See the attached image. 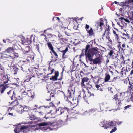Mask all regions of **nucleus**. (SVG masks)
<instances>
[{
	"instance_id": "f257e3e1",
	"label": "nucleus",
	"mask_w": 133,
	"mask_h": 133,
	"mask_svg": "<svg viewBox=\"0 0 133 133\" xmlns=\"http://www.w3.org/2000/svg\"><path fill=\"white\" fill-rule=\"evenodd\" d=\"M90 46L89 44H87L86 45L85 49V55L86 57L87 58H89V55H90L91 57H93L95 55L96 56L98 54L99 56L101 54L100 52L98 51L99 49L96 47V48H93L90 49L89 48ZM85 49H83L82 50V52L81 54L80 55V57H81L82 56H84V54L83 53Z\"/></svg>"
},
{
	"instance_id": "f03ea898",
	"label": "nucleus",
	"mask_w": 133,
	"mask_h": 133,
	"mask_svg": "<svg viewBox=\"0 0 133 133\" xmlns=\"http://www.w3.org/2000/svg\"><path fill=\"white\" fill-rule=\"evenodd\" d=\"M128 93L126 92H121L119 96H118L117 94H116L114 96L113 99H115L116 103H118L119 104L121 103V101H123L125 98L127 97Z\"/></svg>"
},
{
	"instance_id": "7ed1b4c3",
	"label": "nucleus",
	"mask_w": 133,
	"mask_h": 133,
	"mask_svg": "<svg viewBox=\"0 0 133 133\" xmlns=\"http://www.w3.org/2000/svg\"><path fill=\"white\" fill-rule=\"evenodd\" d=\"M88 57L89 58H88V60L93 63L94 64H97L101 63L102 58L100 56V55L99 56L97 57L94 59H92V57H91L89 55Z\"/></svg>"
},
{
	"instance_id": "20e7f679",
	"label": "nucleus",
	"mask_w": 133,
	"mask_h": 133,
	"mask_svg": "<svg viewBox=\"0 0 133 133\" xmlns=\"http://www.w3.org/2000/svg\"><path fill=\"white\" fill-rule=\"evenodd\" d=\"M45 37L44 39L47 42H49V41L53 42L55 41L57 37L56 36L54 35H52L51 34H49L47 35V36L45 35Z\"/></svg>"
},
{
	"instance_id": "39448f33",
	"label": "nucleus",
	"mask_w": 133,
	"mask_h": 133,
	"mask_svg": "<svg viewBox=\"0 0 133 133\" xmlns=\"http://www.w3.org/2000/svg\"><path fill=\"white\" fill-rule=\"evenodd\" d=\"M69 48V46H67L61 47L58 48V50L62 53V58L64 59L66 57L65 55L67 52L68 51Z\"/></svg>"
},
{
	"instance_id": "423d86ee",
	"label": "nucleus",
	"mask_w": 133,
	"mask_h": 133,
	"mask_svg": "<svg viewBox=\"0 0 133 133\" xmlns=\"http://www.w3.org/2000/svg\"><path fill=\"white\" fill-rule=\"evenodd\" d=\"M104 124L102 126V127L104 128L105 129H107L109 128H110L111 127H114L115 125V123H114L112 121L110 122L109 121H105L104 120L103 121Z\"/></svg>"
},
{
	"instance_id": "0eeeda50",
	"label": "nucleus",
	"mask_w": 133,
	"mask_h": 133,
	"mask_svg": "<svg viewBox=\"0 0 133 133\" xmlns=\"http://www.w3.org/2000/svg\"><path fill=\"white\" fill-rule=\"evenodd\" d=\"M114 30H113V33L115 39L118 42H120L121 40V38H122V37H121L119 36L118 30L116 28H114Z\"/></svg>"
},
{
	"instance_id": "6e6552de",
	"label": "nucleus",
	"mask_w": 133,
	"mask_h": 133,
	"mask_svg": "<svg viewBox=\"0 0 133 133\" xmlns=\"http://www.w3.org/2000/svg\"><path fill=\"white\" fill-rule=\"evenodd\" d=\"M18 97H17L16 96V93L15 91H13V93L12 96L11 97V99L12 101V102L11 103V104L13 105V106H15L18 105L17 99Z\"/></svg>"
},
{
	"instance_id": "1a4fd4ad",
	"label": "nucleus",
	"mask_w": 133,
	"mask_h": 133,
	"mask_svg": "<svg viewBox=\"0 0 133 133\" xmlns=\"http://www.w3.org/2000/svg\"><path fill=\"white\" fill-rule=\"evenodd\" d=\"M9 84H0V93L1 95L4 94L6 89L9 87Z\"/></svg>"
},
{
	"instance_id": "9d476101",
	"label": "nucleus",
	"mask_w": 133,
	"mask_h": 133,
	"mask_svg": "<svg viewBox=\"0 0 133 133\" xmlns=\"http://www.w3.org/2000/svg\"><path fill=\"white\" fill-rule=\"evenodd\" d=\"M69 110V109L66 107L60 108L56 110V112L58 115H61L63 114L67 113Z\"/></svg>"
},
{
	"instance_id": "9b49d317",
	"label": "nucleus",
	"mask_w": 133,
	"mask_h": 133,
	"mask_svg": "<svg viewBox=\"0 0 133 133\" xmlns=\"http://www.w3.org/2000/svg\"><path fill=\"white\" fill-rule=\"evenodd\" d=\"M85 28L86 29L87 33L89 34V36H94V32L93 31V29L91 27L90 28L89 30H88L89 28V25L86 24Z\"/></svg>"
},
{
	"instance_id": "f8f14e48",
	"label": "nucleus",
	"mask_w": 133,
	"mask_h": 133,
	"mask_svg": "<svg viewBox=\"0 0 133 133\" xmlns=\"http://www.w3.org/2000/svg\"><path fill=\"white\" fill-rule=\"evenodd\" d=\"M32 37V35L29 38H26V39H23L21 40V43L23 44H30L32 42L31 37Z\"/></svg>"
},
{
	"instance_id": "ddd939ff",
	"label": "nucleus",
	"mask_w": 133,
	"mask_h": 133,
	"mask_svg": "<svg viewBox=\"0 0 133 133\" xmlns=\"http://www.w3.org/2000/svg\"><path fill=\"white\" fill-rule=\"evenodd\" d=\"M23 93L22 94L21 96H18V99L19 100H22L25 101L28 100L27 92L24 91L23 92Z\"/></svg>"
},
{
	"instance_id": "4468645a",
	"label": "nucleus",
	"mask_w": 133,
	"mask_h": 133,
	"mask_svg": "<svg viewBox=\"0 0 133 133\" xmlns=\"http://www.w3.org/2000/svg\"><path fill=\"white\" fill-rule=\"evenodd\" d=\"M76 118V113L74 112L71 113L67 115V121L66 120L65 121L67 122V121H70Z\"/></svg>"
},
{
	"instance_id": "2eb2a0df",
	"label": "nucleus",
	"mask_w": 133,
	"mask_h": 133,
	"mask_svg": "<svg viewBox=\"0 0 133 133\" xmlns=\"http://www.w3.org/2000/svg\"><path fill=\"white\" fill-rule=\"evenodd\" d=\"M115 54L114 53V51L112 50H110L109 52L107 55V56L109 57V58H111L112 59H115L116 60V63H117L118 61V58L117 56H115L114 55Z\"/></svg>"
},
{
	"instance_id": "dca6fc26",
	"label": "nucleus",
	"mask_w": 133,
	"mask_h": 133,
	"mask_svg": "<svg viewBox=\"0 0 133 133\" xmlns=\"http://www.w3.org/2000/svg\"><path fill=\"white\" fill-rule=\"evenodd\" d=\"M15 45L13 44L12 47H8L5 50V51L8 53H10L14 52L15 50L16 49L15 47Z\"/></svg>"
},
{
	"instance_id": "f3484780",
	"label": "nucleus",
	"mask_w": 133,
	"mask_h": 133,
	"mask_svg": "<svg viewBox=\"0 0 133 133\" xmlns=\"http://www.w3.org/2000/svg\"><path fill=\"white\" fill-rule=\"evenodd\" d=\"M2 84H7L9 81L8 75H4L3 76L1 79Z\"/></svg>"
},
{
	"instance_id": "a211bd4d",
	"label": "nucleus",
	"mask_w": 133,
	"mask_h": 133,
	"mask_svg": "<svg viewBox=\"0 0 133 133\" xmlns=\"http://www.w3.org/2000/svg\"><path fill=\"white\" fill-rule=\"evenodd\" d=\"M85 95V92H81L80 93V95H78L77 98V102H78L81 101L84 98Z\"/></svg>"
},
{
	"instance_id": "6ab92c4d",
	"label": "nucleus",
	"mask_w": 133,
	"mask_h": 133,
	"mask_svg": "<svg viewBox=\"0 0 133 133\" xmlns=\"http://www.w3.org/2000/svg\"><path fill=\"white\" fill-rule=\"evenodd\" d=\"M97 111V109H89L88 111L89 113H85V114L90 115H94L96 114Z\"/></svg>"
},
{
	"instance_id": "aec40b11",
	"label": "nucleus",
	"mask_w": 133,
	"mask_h": 133,
	"mask_svg": "<svg viewBox=\"0 0 133 133\" xmlns=\"http://www.w3.org/2000/svg\"><path fill=\"white\" fill-rule=\"evenodd\" d=\"M100 22H98L97 23V25L98 27H100V29L101 31L102 30V26L104 25V23L103 19L102 18H100Z\"/></svg>"
},
{
	"instance_id": "412c9836",
	"label": "nucleus",
	"mask_w": 133,
	"mask_h": 133,
	"mask_svg": "<svg viewBox=\"0 0 133 133\" xmlns=\"http://www.w3.org/2000/svg\"><path fill=\"white\" fill-rule=\"evenodd\" d=\"M59 75V72L58 71H57L55 72V75L54 76H52L50 78V79L51 80H53L54 81H57V77Z\"/></svg>"
},
{
	"instance_id": "4be33fe9",
	"label": "nucleus",
	"mask_w": 133,
	"mask_h": 133,
	"mask_svg": "<svg viewBox=\"0 0 133 133\" xmlns=\"http://www.w3.org/2000/svg\"><path fill=\"white\" fill-rule=\"evenodd\" d=\"M20 129L21 131L23 132V133H27L29 131L28 127L25 126H22L20 128Z\"/></svg>"
},
{
	"instance_id": "5701e85b",
	"label": "nucleus",
	"mask_w": 133,
	"mask_h": 133,
	"mask_svg": "<svg viewBox=\"0 0 133 133\" xmlns=\"http://www.w3.org/2000/svg\"><path fill=\"white\" fill-rule=\"evenodd\" d=\"M89 80V79L87 77H84L82 78V81L81 83V86L82 87H83L84 86H85L84 84L85 83H87L88 82V81Z\"/></svg>"
},
{
	"instance_id": "b1692460",
	"label": "nucleus",
	"mask_w": 133,
	"mask_h": 133,
	"mask_svg": "<svg viewBox=\"0 0 133 133\" xmlns=\"http://www.w3.org/2000/svg\"><path fill=\"white\" fill-rule=\"evenodd\" d=\"M64 106L66 107H69V109H71V108L70 107L71 106L72 104L71 102L68 100H66L64 103Z\"/></svg>"
},
{
	"instance_id": "393cba45",
	"label": "nucleus",
	"mask_w": 133,
	"mask_h": 133,
	"mask_svg": "<svg viewBox=\"0 0 133 133\" xmlns=\"http://www.w3.org/2000/svg\"><path fill=\"white\" fill-rule=\"evenodd\" d=\"M58 57H55L54 55L52 56L51 57V61L49 62V65H50L51 64V62H55L58 61Z\"/></svg>"
},
{
	"instance_id": "a878e982",
	"label": "nucleus",
	"mask_w": 133,
	"mask_h": 133,
	"mask_svg": "<svg viewBox=\"0 0 133 133\" xmlns=\"http://www.w3.org/2000/svg\"><path fill=\"white\" fill-rule=\"evenodd\" d=\"M110 28L109 25L108 26V28H106V29L105 30L104 33H103V34L102 35V39L103 40H104V37L105 35L106 34V32H110Z\"/></svg>"
},
{
	"instance_id": "bb28decb",
	"label": "nucleus",
	"mask_w": 133,
	"mask_h": 133,
	"mask_svg": "<svg viewBox=\"0 0 133 133\" xmlns=\"http://www.w3.org/2000/svg\"><path fill=\"white\" fill-rule=\"evenodd\" d=\"M51 64H50V65H49V67H48V74L47 75H50L52 74L54 72V68H52L51 66Z\"/></svg>"
},
{
	"instance_id": "cd10ccee",
	"label": "nucleus",
	"mask_w": 133,
	"mask_h": 133,
	"mask_svg": "<svg viewBox=\"0 0 133 133\" xmlns=\"http://www.w3.org/2000/svg\"><path fill=\"white\" fill-rule=\"evenodd\" d=\"M31 48L29 46H27L25 47L24 49V54L29 55L28 54L30 51Z\"/></svg>"
},
{
	"instance_id": "c85d7f7f",
	"label": "nucleus",
	"mask_w": 133,
	"mask_h": 133,
	"mask_svg": "<svg viewBox=\"0 0 133 133\" xmlns=\"http://www.w3.org/2000/svg\"><path fill=\"white\" fill-rule=\"evenodd\" d=\"M18 56L19 55L18 53L14 52L11 55L9 56V57L13 59L17 58Z\"/></svg>"
},
{
	"instance_id": "c756f323",
	"label": "nucleus",
	"mask_w": 133,
	"mask_h": 133,
	"mask_svg": "<svg viewBox=\"0 0 133 133\" xmlns=\"http://www.w3.org/2000/svg\"><path fill=\"white\" fill-rule=\"evenodd\" d=\"M27 95L28 98V97H30L32 99L34 98V94L33 92L29 91L28 93H27Z\"/></svg>"
},
{
	"instance_id": "7c9ffc66",
	"label": "nucleus",
	"mask_w": 133,
	"mask_h": 133,
	"mask_svg": "<svg viewBox=\"0 0 133 133\" xmlns=\"http://www.w3.org/2000/svg\"><path fill=\"white\" fill-rule=\"evenodd\" d=\"M105 75V77L104 79V82H108L110 79V76L108 73H106Z\"/></svg>"
},
{
	"instance_id": "2f4dec72",
	"label": "nucleus",
	"mask_w": 133,
	"mask_h": 133,
	"mask_svg": "<svg viewBox=\"0 0 133 133\" xmlns=\"http://www.w3.org/2000/svg\"><path fill=\"white\" fill-rule=\"evenodd\" d=\"M34 56L33 55L28 56L26 58V60L28 61L29 62L30 61H31L32 62H34Z\"/></svg>"
},
{
	"instance_id": "473e14b6",
	"label": "nucleus",
	"mask_w": 133,
	"mask_h": 133,
	"mask_svg": "<svg viewBox=\"0 0 133 133\" xmlns=\"http://www.w3.org/2000/svg\"><path fill=\"white\" fill-rule=\"evenodd\" d=\"M21 61L20 60H19L18 58H16L15 59H12V63H15V64L18 63L19 62H21Z\"/></svg>"
},
{
	"instance_id": "72a5a7b5",
	"label": "nucleus",
	"mask_w": 133,
	"mask_h": 133,
	"mask_svg": "<svg viewBox=\"0 0 133 133\" xmlns=\"http://www.w3.org/2000/svg\"><path fill=\"white\" fill-rule=\"evenodd\" d=\"M127 89L128 91H131L132 89V90H133V86L130 81H129V85L128 86Z\"/></svg>"
},
{
	"instance_id": "f704fd0d",
	"label": "nucleus",
	"mask_w": 133,
	"mask_h": 133,
	"mask_svg": "<svg viewBox=\"0 0 133 133\" xmlns=\"http://www.w3.org/2000/svg\"><path fill=\"white\" fill-rule=\"evenodd\" d=\"M47 42V45L49 49L51 51L54 50V48L51 42Z\"/></svg>"
},
{
	"instance_id": "c9c22d12",
	"label": "nucleus",
	"mask_w": 133,
	"mask_h": 133,
	"mask_svg": "<svg viewBox=\"0 0 133 133\" xmlns=\"http://www.w3.org/2000/svg\"><path fill=\"white\" fill-rule=\"evenodd\" d=\"M73 91L71 92L70 89H68L67 93V96L68 98H71L72 95L74 94L73 93Z\"/></svg>"
},
{
	"instance_id": "e433bc0d",
	"label": "nucleus",
	"mask_w": 133,
	"mask_h": 133,
	"mask_svg": "<svg viewBox=\"0 0 133 133\" xmlns=\"http://www.w3.org/2000/svg\"><path fill=\"white\" fill-rule=\"evenodd\" d=\"M43 77V78H41V79L42 80H46L48 79V78L47 76L43 75L42 74H40L39 78H41Z\"/></svg>"
},
{
	"instance_id": "4c0bfd02",
	"label": "nucleus",
	"mask_w": 133,
	"mask_h": 133,
	"mask_svg": "<svg viewBox=\"0 0 133 133\" xmlns=\"http://www.w3.org/2000/svg\"><path fill=\"white\" fill-rule=\"evenodd\" d=\"M49 122L47 123L45 122H43L42 123H39L38 124V125L39 127L44 126L46 125H49Z\"/></svg>"
},
{
	"instance_id": "58836bf2",
	"label": "nucleus",
	"mask_w": 133,
	"mask_h": 133,
	"mask_svg": "<svg viewBox=\"0 0 133 133\" xmlns=\"http://www.w3.org/2000/svg\"><path fill=\"white\" fill-rule=\"evenodd\" d=\"M118 43V44L117 45V48H118L119 50V51H120V49H121L122 50H123V48H122L121 46V40L120 41V42H117Z\"/></svg>"
},
{
	"instance_id": "ea45409f",
	"label": "nucleus",
	"mask_w": 133,
	"mask_h": 133,
	"mask_svg": "<svg viewBox=\"0 0 133 133\" xmlns=\"http://www.w3.org/2000/svg\"><path fill=\"white\" fill-rule=\"evenodd\" d=\"M19 69L16 66H14L13 68V70L15 72L14 74H17V72L19 70Z\"/></svg>"
},
{
	"instance_id": "a19ab883",
	"label": "nucleus",
	"mask_w": 133,
	"mask_h": 133,
	"mask_svg": "<svg viewBox=\"0 0 133 133\" xmlns=\"http://www.w3.org/2000/svg\"><path fill=\"white\" fill-rule=\"evenodd\" d=\"M7 116L11 117H15L16 116V114L15 113H14L12 112H10L7 114Z\"/></svg>"
},
{
	"instance_id": "79ce46f5",
	"label": "nucleus",
	"mask_w": 133,
	"mask_h": 133,
	"mask_svg": "<svg viewBox=\"0 0 133 133\" xmlns=\"http://www.w3.org/2000/svg\"><path fill=\"white\" fill-rule=\"evenodd\" d=\"M83 87L85 88H87L89 89H90L92 87V85L90 84L89 82L87 83L86 85H85V86H84Z\"/></svg>"
},
{
	"instance_id": "37998d69",
	"label": "nucleus",
	"mask_w": 133,
	"mask_h": 133,
	"mask_svg": "<svg viewBox=\"0 0 133 133\" xmlns=\"http://www.w3.org/2000/svg\"><path fill=\"white\" fill-rule=\"evenodd\" d=\"M95 87L97 88V89L99 90L100 91H102L103 90V88L101 86L99 85L96 84L95 85Z\"/></svg>"
},
{
	"instance_id": "c03bdc74",
	"label": "nucleus",
	"mask_w": 133,
	"mask_h": 133,
	"mask_svg": "<svg viewBox=\"0 0 133 133\" xmlns=\"http://www.w3.org/2000/svg\"><path fill=\"white\" fill-rule=\"evenodd\" d=\"M14 131L16 133H19L21 131L20 128H19L18 127H16L14 129Z\"/></svg>"
},
{
	"instance_id": "a18cd8bd",
	"label": "nucleus",
	"mask_w": 133,
	"mask_h": 133,
	"mask_svg": "<svg viewBox=\"0 0 133 133\" xmlns=\"http://www.w3.org/2000/svg\"><path fill=\"white\" fill-rule=\"evenodd\" d=\"M50 53H51L52 56L54 55L55 57H58V55L55 52L54 50L52 51V52L51 51Z\"/></svg>"
},
{
	"instance_id": "49530a36",
	"label": "nucleus",
	"mask_w": 133,
	"mask_h": 133,
	"mask_svg": "<svg viewBox=\"0 0 133 133\" xmlns=\"http://www.w3.org/2000/svg\"><path fill=\"white\" fill-rule=\"evenodd\" d=\"M21 63H22V66H23L24 64H27L29 62L28 61L26 60V59L24 61H21Z\"/></svg>"
},
{
	"instance_id": "de8ad7c7",
	"label": "nucleus",
	"mask_w": 133,
	"mask_h": 133,
	"mask_svg": "<svg viewBox=\"0 0 133 133\" xmlns=\"http://www.w3.org/2000/svg\"><path fill=\"white\" fill-rule=\"evenodd\" d=\"M3 42L5 43H6V42L9 43H11L12 41L10 39H6L5 40L3 39Z\"/></svg>"
},
{
	"instance_id": "09e8293b",
	"label": "nucleus",
	"mask_w": 133,
	"mask_h": 133,
	"mask_svg": "<svg viewBox=\"0 0 133 133\" xmlns=\"http://www.w3.org/2000/svg\"><path fill=\"white\" fill-rule=\"evenodd\" d=\"M35 76L34 75L33 76H30V77H29V79H28L25 80L24 82H29L30 81V79L32 77H35Z\"/></svg>"
},
{
	"instance_id": "8fccbe9b",
	"label": "nucleus",
	"mask_w": 133,
	"mask_h": 133,
	"mask_svg": "<svg viewBox=\"0 0 133 133\" xmlns=\"http://www.w3.org/2000/svg\"><path fill=\"white\" fill-rule=\"evenodd\" d=\"M38 109H37L36 108H35L34 109V110L36 111V112H37L39 113L40 114V115L41 114V115H42L43 112L42 111H41L39 110H38Z\"/></svg>"
},
{
	"instance_id": "3c124183",
	"label": "nucleus",
	"mask_w": 133,
	"mask_h": 133,
	"mask_svg": "<svg viewBox=\"0 0 133 133\" xmlns=\"http://www.w3.org/2000/svg\"><path fill=\"white\" fill-rule=\"evenodd\" d=\"M129 18L130 20V22L133 24V16L129 17Z\"/></svg>"
},
{
	"instance_id": "603ef678",
	"label": "nucleus",
	"mask_w": 133,
	"mask_h": 133,
	"mask_svg": "<svg viewBox=\"0 0 133 133\" xmlns=\"http://www.w3.org/2000/svg\"><path fill=\"white\" fill-rule=\"evenodd\" d=\"M117 79V77H114L112 80L110 81L109 82H115Z\"/></svg>"
},
{
	"instance_id": "864d4df0",
	"label": "nucleus",
	"mask_w": 133,
	"mask_h": 133,
	"mask_svg": "<svg viewBox=\"0 0 133 133\" xmlns=\"http://www.w3.org/2000/svg\"><path fill=\"white\" fill-rule=\"evenodd\" d=\"M70 89L71 92H72V91H73V93L74 94L75 91L74 89H72V86H71L70 88L68 89Z\"/></svg>"
},
{
	"instance_id": "5fc2aeb1",
	"label": "nucleus",
	"mask_w": 133,
	"mask_h": 133,
	"mask_svg": "<svg viewBox=\"0 0 133 133\" xmlns=\"http://www.w3.org/2000/svg\"><path fill=\"white\" fill-rule=\"evenodd\" d=\"M117 130V128L116 127H115L114 129H113L112 130L110 131V133H112L115 131Z\"/></svg>"
},
{
	"instance_id": "6e6d98bb",
	"label": "nucleus",
	"mask_w": 133,
	"mask_h": 133,
	"mask_svg": "<svg viewBox=\"0 0 133 133\" xmlns=\"http://www.w3.org/2000/svg\"><path fill=\"white\" fill-rule=\"evenodd\" d=\"M36 48L38 51L39 52L40 50L39 49V45L38 44H36Z\"/></svg>"
},
{
	"instance_id": "4d7b16f0",
	"label": "nucleus",
	"mask_w": 133,
	"mask_h": 133,
	"mask_svg": "<svg viewBox=\"0 0 133 133\" xmlns=\"http://www.w3.org/2000/svg\"><path fill=\"white\" fill-rule=\"evenodd\" d=\"M131 105H128L127 106H125L124 107V110H126L128 108H129L130 107H131Z\"/></svg>"
},
{
	"instance_id": "13d9d810",
	"label": "nucleus",
	"mask_w": 133,
	"mask_h": 133,
	"mask_svg": "<svg viewBox=\"0 0 133 133\" xmlns=\"http://www.w3.org/2000/svg\"><path fill=\"white\" fill-rule=\"evenodd\" d=\"M23 111H28V109L26 107L23 108Z\"/></svg>"
},
{
	"instance_id": "bf43d9fd",
	"label": "nucleus",
	"mask_w": 133,
	"mask_h": 133,
	"mask_svg": "<svg viewBox=\"0 0 133 133\" xmlns=\"http://www.w3.org/2000/svg\"><path fill=\"white\" fill-rule=\"evenodd\" d=\"M30 118L31 120H34L36 118V117L34 115H31Z\"/></svg>"
},
{
	"instance_id": "052dcab7",
	"label": "nucleus",
	"mask_w": 133,
	"mask_h": 133,
	"mask_svg": "<svg viewBox=\"0 0 133 133\" xmlns=\"http://www.w3.org/2000/svg\"><path fill=\"white\" fill-rule=\"evenodd\" d=\"M124 20L125 22L128 23H129L130 22L129 19H128L127 18H124Z\"/></svg>"
},
{
	"instance_id": "680f3d73",
	"label": "nucleus",
	"mask_w": 133,
	"mask_h": 133,
	"mask_svg": "<svg viewBox=\"0 0 133 133\" xmlns=\"http://www.w3.org/2000/svg\"><path fill=\"white\" fill-rule=\"evenodd\" d=\"M110 34V32H107V33H106L105 34V36H106V38L108 37H110L109 35V34Z\"/></svg>"
},
{
	"instance_id": "e2e57ef3",
	"label": "nucleus",
	"mask_w": 133,
	"mask_h": 133,
	"mask_svg": "<svg viewBox=\"0 0 133 133\" xmlns=\"http://www.w3.org/2000/svg\"><path fill=\"white\" fill-rule=\"evenodd\" d=\"M122 122L121 121H116V123L118 125H120L122 123Z\"/></svg>"
},
{
	"instance_id": "0e129e2a",
	"label": "nucleus",
	"mask_w": 133,
	"mask_h": 133,
	"mask_svg": "<svg viewBox=\"0 0 133 133\" xmlns=\"http://www.w3.org/2000/svg\"><path fill=\"white\" fill-rule=\"evenodd\" d=\"M64 33L65 34L68 36H70V34L69 32H68L66 31H64Z\"/></svg>"
},
{
	"instance_id": "69168bd1",
	"label": "nucleus",
	"mask_w": 133,
	"mask_h": 133,
	"mask_svg": "<svg viewBox=\"0 0 133 133\" xmlns=\"http://www.w3.org/2000/svg\"><path fill=\"white\" fill-rule=\"evenodd\" d=\"M88 93L90 94V96H94V94H91L90 92L88 91Z\"/></svg>"
},
{
	"instance_id": "338daca9",
	"label": "nucleus",
	"mask_w": 133,
	"mask_h": 133,
	"mask_svg": "<svg viewBox=\"0 0 133 133\" xmlns=\"http://www.w3.org/2000/svg\"><path fill=\"white\" fill-rule=\"evenodd\" d=\"M121 60H124V57L123 55H122L120 57Z\"/></svg>"
},
{
	"instance_id": "774afa93",
	"label": "nucleus",
	"mask_w": 133,
	"mask_h": 133,
	"mask_svg": "<svg viewBox=\"0 0 133 133\" xmlns=\"http://www.w3.org/2000/svg\"><path fill=\"white\" fill-rule=\"evenodd\" d=\"M12 92V91L11 90H10L9 91V92H7V94L8 95H9L10 94H11Z\"/></svg>"
}]
</instances>
